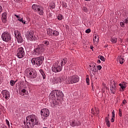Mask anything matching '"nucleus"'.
I'll list each match as a JSON object with an SVG mask.
<instances>
[{
    "label": "nucleus",
    "mask_w": 128,
    "mask_h": 128,
    "mask_svg": "<svg viewBox=\"0 0 128 128\" xmlns=\"http://www.w3.org/2000/svg\"><path fill=\"white\" fill-rule=\"evenodd\" d=\"M42 44H39L32 51V54L34 56H42L44 52V46H48L50 45V42L48 40L42 41Z\"/></svg>",
    "instance_id": "nucleus-1"
},
{
    "label": "nucleus",
    "mask_w": 128,
    "mask_h": 128,
    "mask_svg": "<svg viewBox=\"0 0 128 128\" xmlns=\"http://www.w3.org/2000/svg\"><path fill=\"white\" fill-rule=\"evenodd\" d=\"M26 124L27 128H34L36 125L40 124V122L36 115L32 114L26 118Z\"/></svg>",
    "instance_id": "nucleus-2"
},
{
    "label": "nucleus",
    "mask_w": 128,
    "mask_h": 128,
    "mask_svg": "<svg viewBox=\"0 0 128 128\" xmlns=\"http://www.w3.org/2000/svg\"><path fill=\"white\" fill-rule=\"evenodd\" d=\"M25 76L28 78H36L38 76V72L32 68H28L25 70Z\"/></svg>",
    "instance_id": "nucleus-3"
},
{
    "label": "nucleus",
    "mask_w": 128,
    "mask_h": 128,
    "mask_svg": "<svg viewBox=\"0 0 128 128\" xmlns=\"http://www.w3.org/2000/svg\"><path fill=\"white\" fill-rule=\"evenodd\" d=\"M80 82V76L78 75H73L68 76L66 80V84H72Z\"/></svg>",
    "instance_id": "nucleus-4"
},
{
    "label": "nucleus",
    "mask_w": 128,
    "mask_h": 128,
    "mask_svg": "<svg viewBox=\"0 0 128 128\" xmlns=\"http://www.w3.org/2000/svg\"><path fill=\"white\" fill-rule=\"evenodd\" d=\"M44 60V57L42 56L32 58L31 60V62L32 64H36L38 66H42V64Z\"/></svg>",
    "instance_id": "nucleus-5"
},
{
    "label": "nucleus",
    "mask_w": 128,
    "mask_h": 128,
    "mask_svg": "<svg viewBox=\"0 0 128 128\" xmlns=\"http://www.w3.org/2000/svg\"><path fill=\"white\" fill-rule=\"evenodd\" d=\"M52 70L53 72H60L62 70V66L58 62L53 64L52 66Z\"/></svg>",
    "instance_id": "nucleus-6"
},
{
    "label": "nucleus",
    "mask_w": 128,
    "mask_h": 128,
    "mask_svg": "<svg viewBox=\"0 0 128 128\" xmlns=\"http://www.w3.org/2000/svg\"><path fill=\"white\" fill-rule=\"evenodd\" d=\"M1 38L5 42H10L12 40V35L8 32L6 31L2 34Z\"/></svg>",
    "instance_id": "nucleus-7"
},
{
    "label": "nucleus",
    "mask_w": 128,
    "mask_h": 128,
    "mask_svg": "<svg viewBox=\"0 0 128 128\" xmlns=\"http://www.w3.org/2000/svg\"><path fill=\"white\" fill-rule=\"evenodd\" d=\"M26 36L28 40L34 42L38 40V36H34V33L32 31L27 32L26 34Z\"/></svg>",
    "instance_id": "nucleus-8"
},
{
    "label": "nucleus",
    "mask_w": 128,
    "mask_h": 128,
    "mask_svg": "<svg viewBox=\"0 0 128 128\" xmlns=\"http://www.w3.org/2000/svg\"><path fill=\"white\" fill-rule=\"evenodd\" d=\"M24 48L20 47L17 50V56L18 58H22L25 56Z\"/></svg>",
    "instance_id": "nucleus-9"
},
{
    "label": "nucleus",
    "mask_w": 128,
    "mask_h": 128,
    "mask_svg": "<svg viewBox=\"0 0 128 128\" xmlns=\"http://www.w3.org/2000/svg\"><path fill=\"white\" fill-rule=\"evenodd\" d=\"M42 116L44 118H48L50 116V110L47 108H44L40 111Z\"/></svg>",
    "instance_id": "nucleus-10"
},
{
    "label": "nucleus",
    "mask_w": 128,
    "mask_h": 128,
    "mask_svg": "<svg viewBox=\"0 0 128 128\" xmlns=\"http://www.w3.org/2000/svg\"><path fill=\"white\" fill-rule=\"evenodd\" d=\"M2 94L3 96V97L4 98H6V100H8V98H10V92L6 90H4L2 92Z\"/></svg>",
    "instance_id": "nucleus-11"
},
{
    "label": "nucleus",
    "mask_w": 128,
    "mask_h": 128,
    "mask_svg": "<svg viewBox=\"0 0 128 128\" xmlns=\"http://www.w3.org/2000/svg\"><path fill=\"white\" fill-rule=\"evenodd\" d=\"M115 82H113L111 84L110 90L111 92V94H116V86Z\"/></svg>",
    "instance_id": "nucleus-12"
},
{
    "label": "nucleus",
    "mask_w": 128,
    "mask_h": 128,
    "mask_svg": "<svg viewBox=\"0 0 128 128\" xmlns=\"http://www.w3.org/2000/svg\"><path fill=\"white\" fill-rule=\"evenodd\" d=\"M19 94H20V96H28V91H26V89L20 88Z\"/></svg>",
    "instance_id": "nucleus-13"
},
{
    "label": "nucleus",
    "mask_w": 128,
    "mask_h": 128,
    "mask_svg": "<svg viewBox=\"0 0 128 128\" xmlns=\"http://www.w3.org/2000/svg\"><path fill=\"white\" fill-rule=\"evenodd\" d=\"M80 124H82V122L78 120L76 121L75 120H72L70 123V126H80Z\"/></svg>",
    "instance_id": "nucleus-14"
},
{
    "label": "nucleus",
    "mask_w": 128,
    "mask_h": 128,
    "mask_svg": "<svg viewBox=\"0 0 128 128\" xmlns=\"http://www.w3.org/2000/svg\"><path fill=\"white\" fill-rule=\"evenodd\" d=\"M42 6L34 4L32 6V8L34 10V12H36L42 7Z\"/></svg>",
    "instance_id": "nucleus-15"
},
{
    "label": "nucleus",
    "mask_w": 128,
    "mask_h": 128,
    "mask_svg": "<svg viewBox=\"0 0 128 128\" xmlns=\"http://www.w3.org/2000/svg\"><path fill=\"white\" fill-rule=\"evenodd\" d=\"M96 64L94 62L90 64L89 66L90 68V70H92V72H96Z\"/></svg>",
    "instance_id": "nucleus-16"
},
{
    "label": "nucleus",
    "mask_w": 128,
    "mask_h": 128,
    "mask_svg": "<svg viewBox=\"0 0 128 128\" xmlns=\"http://www.w3.org/2000/svg\"><path fill=\"white\" fill-rule=\"evenodd\" d=\"M49 98L52 100H56V93L54 90L52 91L49 96Z\"/></svg>",
    "instance_id": "nucleus-17"
},
{
    "label": "nucleus",
    "mask_w": 128,
    "mask_h": 128,
    "mask_svg": "<svg viewBox=\"0 0 128 128\" xmlns=\"http://www.w3.org/2000/svg\"><path fill=\"white\" fill-rule=\"evenodd\" d=\"M55 92V94L56 96H64V94H62V92L60 90H54Z\"/></svg>",
    "instance_id": "nucleus-18"
},
{
    "label": "nucleus",
    "mask_w": 128,
    "mask_h": 128,
    "mask_svg": "<svg viewBox=\"0 0 128 128\" xmlns=\"http://www.w3.org/2000/svg\"><path fill=\"white\" fill-rule=\"evenodd\" d=\"M117 60H119L120 64H124V62L126 61L124 56H119L117 58Z\"/></svg>",
    "instance_id": "nucleus-19"
},
{
    "label": "nucleus",
    "mask_w": 128,
    "mask_h": 128,
    "mask_svg": "<svg viewBox=\"0 0 128 128\" xmlns=\"http://www.w3.org/2000/svg\"><path fill=\"white\" fill-rule=\"evenodd\" d=\"M44 7L42 6V7L36 12H37V14H39L40 16H44Z\"/></svg>",
    "instance_id": "nucleus-20"
},
{
    "label": "nucleus",
    "mask_w": 128,
    "mask_h": 128,
    "mask_svg": "<svg viewBox=\"0 0 128 128\" xmlns=\"http://www.w3.org/2000/svg\"><path fill=\"white\" fill-rule=\"evenodd\" d=\"M16 39H17V42H18V44H22V42H24V39H22V37L21 34L17 36Z\"/></svg>",
    "instance_id": "nucleus-21"
},
{
    "label": "nucleus",
    "mask_w": 128,
    "mask_h": 128,
    "mask_svg": "<svg viewBox=\"0 0 128 128\" xmlns=\"http://www.w3.org/2000/svg\"><path fill=\"white\" fill-rule=\"evenodd\" d=\"M58 102L56 100H52V104H51V106L52 108H58Z\"/></svg>",
    "instance_id": "nucleus-22"
},
{
    "label": "nucleus",
    "mask_w": 128,
    "mask_h": 128,
    "mask_svg": "<svg viewBox=\"0 0 128 128\" xmlns=\"http://www.w3.org/2000/svg\"><path fill=\"white\" fill-rule=\"evenodd\" d=\"M62 77H58L54 79V82L56 84H58V82H62Z\"/></svg>",
    "instance_id": "nucleus-23"
},
{
    "label": "nucleus",
    "mask_w": 128,
    "mask_h": 128,
    "mask_svg": "<svg viewBox=\"0 0 128 128\" xmlns=\"http://www.w3.org/2000/svg\"><path fill=\"white\" fill-rule=\"evenodd\" d=\"M66 62H68V58H63L60 62V66H64L66 64Z\"/></svg>",
    "instance_id": "nucleus-24"
},
{
    "label": "nucleus",
    "mask_w": 128,
    "mask_h": 128,
    "mask_svg": "<svg viewBox=\"0 0 128 128\" xmlns=\"http://www.w3.org/2000/svg\"><path fill=\"white\" fill-rule=\"evenodd\" d=\"M39 72L40 74H42L43 80H46V73H44V70H42V69H40L39 70Z\"/></svg>",
    "instance_id": "nucleus-25"
},
{
    "label": "nucleus",
    "mask_w": 128,
    "mask_h": 128,
    "mask_svg": "<svg viewBox=\"0 0 128 128\" xmlns=\"http://www.w3.org/2000/svg\"><path fill=\"white\" fill-rule=\"evenodd\" d=\"M119 86H120L122 90H124L126 88V82H123L122 84H120Z\"/></svg>",
    "instance_id": "nucleus-26"
},
{
    "label": "nucleus",
    "mask_w": 128,
    "mask_h": 128,
    "mask_svg": "<svg viewBox=\"0 0 128 128\" xmlns=\"http://www.w3.org/2000/svg\"><path fill=\"white\" fill-rule=\"evenodd\" d=\"M46 30H47L48 34L50 36H52V32H53L52 30L50 28H47Z\"/></svg>",
    "instance_id": "nucleus-27"
},
{
    "label": "nucleus",
    "mask_w": 128,
    "mask_h": 128,
    "mask_svg": "<svg viewBox=\"0 0 128 128\" xmlns=\"http://www.w3.org/2000/svg\"><path fill=\"white\" fill-rule=\"evenodd\" d=\"M92 114H96V116H98V114H100V111H98V109H96L95 110V112L94 110V109H92Z\"/></svg>",
    "instance_id": "nucleus-28"
},
{
    "label": "nucleus",
    "mask_w": 128,
    "mask_h": 128,
    "mask_svg": "<svg viewBox=\"0 0 128 128\" xmlns=\"http://www.w3.org/2000/svg\"><path fill=\"white\" fill-rule=\"evenodd\" d=\"M60 35V32L56 30H54L52 33V36H58Z\"/></svg>",
    "instance_id": "nucleus-29"
},
{
    "label": "nucleus",
    "mask_w": 128,
    "mask_h": 128,
    "mask_svg": "<svg viewBox=\"0 0 128 128\" xmlns=\"http://www.w3.org/2000/svg\"><path fill=\"white\" fill-rule=\"evenodd\" d=\"M93 40L94 42H98V35L94 34Z\"/></svg>",
    "instance_id": "nucleus-30"
},
{
    "label": "nucleus",
    "mask_w": 128,
    "mask_h": 128,
    "mask_svg": "<svg viewBox=\"0 0 128 128\" xmlns=\"http://www.w3.org/2000/svg\"><path fill=\"white\" fill-rule=\"evenodd\" d=\"M110 42L112 44H116V42H118V39L116 38H111Z\"/></svg>",
    "instance_id": "nucleus-31"
},
{
    "label": "nucleus",
    "mask_w": 128,
    "mask_h": 128,
    "mask_svg": "<svg viewBox=\"0 0 128 128\" xmlns=\"http://www.w3.org/2000/svg\"><path fill=\"white\" fill-rule=\"evenodd\" d=\"M106 124L108 128H110V120H108V118H106Z\"/></svg>",
    "instance_id": "nucleus-32"
},
{
    "label": "nucleus",
    "mask_w": 128,
    "mask_h": 128,
    "mask_svg": "<svg viewBox=\"0 0 128 128\" xmlns=\"http://www.w3.org/2000/svg\"><path fill=\"white\" fill-rule=\"evenodd\" d=\"M50 10H54L56 8V4L54 2H51L50 4Z\"/></svg>",
    "instance_id": "nucleus-33"
},
{
    "label": "nucleus",
    "mask_w": 128,
    "mask_h": 128,
    "mask_svg": "<svg viewBox=\"0 0 128 128\" xmlns=\"http://www.w3.org/2000/svg\"><path fill=\"white\" fill-rule=\"evenodd\" d=\"M14 36H16V37L20 35V32H18V30H16L14 31Z\"/></svg>",
    "instance_id": "nucleus-34"
},
{
    "label": "nucleus",
    "mask_w": 128,
    "mask_h": 128,
    "mask_svg": "<svg viewBox=\"0 0 128 128\" xmlns=\"http://www.w3.org/2000/svg\"><path fill=\"white\" fill-rule=\"evenodd\" d=\"M16 80L14 81V80H11L10 81V86H14V84H16Z\"/></svg>",
    "instance_id": "nucleus-35"
},
{
    "label": "nucleus",
    "mask_w": 128,
    "mask_h": 128,
    "mask_svg": "<svg viewBox=\"0 0 128 128\" xmlns=\"http://www.w3.org/2000/svg\"><path fill=\"white\" fill-rule=\"evenodd\" d=\"M64 18V16L62 15V14H59L58 16V20H62Z\"/></svg>",
    "instance_id": "nucleus-36"
},
{
    "label": "nucleus",
    "mask_w": 128,
    "mask_h": 128,
    "mask_svg": "<svg viewBox=\"0 0 128 128\" xmlns=\"http://www.w3.org/2000/svg\"><path fill=\"white\" fill-rule=\"evenodd\" d=\"M98 58H100V60H102V62H104V60H106V58L104 57V56H98Z\"/></svg>",
    "instance_id": "nucleus-37"
},
{
    "label": "nucleus",
    "mask_w": 128,
    "mask_h": 128,
    "mask_svg": "<svg viewBox=\"0 0 128 128\" xmlns=\"http://www.w3.org/2000/svg\"><path fill=\"white\" fill-rule=\"evenodd\" d=\"M6 20H7V17H2V22L4 24H6Z\"/></svg>",
    "instance_id": "nucleus-38"
},
{
    "label": "nucleus",
    "mask_w": 128,
    "mask_h": 128,
    "mask_svg": "<svg viewBox=\"0 0 128 128\" xmlns=\"http://www.w3.org/2000/svg\"><path fill=\"white\" fill-rule=\"evenodd\" d=\"M86 82L88 86H90V78H88V76H87V77L86 78Z\"/></svg>",
    "instance_id": "nucleus-39"
},
{
    "label": "nucleus",
    "mask_w": 128,
    "mask_h": 128,
    "mask_svg": "<svg viewBox=\"0 0 128 128\" xmlns=\"http://www.w3.org/2000/svg\"><path fill=\"white\" fill-rule=\"evenodd\" d=\"M124 24H126V22H124V21L120 22V26H122V28H124Z\"/></svg>",
    "instance_id": "nucleus-40"
},
{
    "label": "nucleus",
    "mask_w": 128,
    "mask_h": 128,
    "mask_svg": "<svg viewBox=\"0 0 128 128\" xmlns=\"http://www.w3.org/2000/svg\"><path fill=\"white\" fill-rule=\"evenodd\" d=\"M19 22H21L22 24H26V21L24 20L22 18Z\"/></svg>",
    "instance_id": "nucleus-41"
},
{
    "label": "nucleus",
    "mask_w": 128,
    "mask_h": 128,
    "mask_svg": "<svg viewBox=\"0 0 128 128\" xmlns=\"http://www.w3.org/2000/svg\"><path fill=\"white\" fill-rule=\"evenodd\" d=\"M2 18H6V12H4L2 13Z\"/></svg>",
    "instance_id": "nucleus-42"
},
{
    "label": "nucleus",
    "mask_w": 128,
    "mask_h": 128,
    "mask_svg": "<svg viewBox=\"0 0 128 128\" xmlns=\"http://www.w3.org/2000/svg\"><path fill=\"white\" fill-rule=\"evenodd\" d=\"M112 118H116V114L114 112V110H113L112 112Z\"/></svg>",
    "instance_id": "nucleus-43"
},
{
    "label": "nucleus",
    "mask_w": 128,
    "mask_h": 128,
    "mask_svg": "<svg viewBox=\"0 0 128 128\" xmlns=\"http://www.w3.org/2000/svg\"><path fill=\"white\" fill-rule=\"evenodd\" d=\"M6 124L7 126H8V128H10V122L8 121V119L6 120Z\"/></svg>",
    "instance_id": "nucleus-44"
},
{
    "label": "nucleus",
    "mask_w": 128,
    "mask_h": 128,
    "mask_svg": "<svg viewBox=\"0 0 128 128\" xmlns=\"http://www.w3.org/2000/svg\"><path fill=\"white\" fill-rule=\"evenodd\" d=\"M90 32H91L90 28H88L86 30V34H90Z\"/></svg>",
    "instance_id": "nucleus-45"
},
{
    "label": "nucleus",
    "mask_w": 128,
    "mask_h": 128,
    "mask_svg": "<svg viewBox=\"0 0 128 128\" xmlns=\"http://www.w3.org/2000/svg\"><path fill=\"white\" fill-rule=\"evenodd\" d=\"M14 16H16V18H18V20H20V16L18 15H16V14H14Z\"/></svg>",
    "instance_id": "nucleus-46"
},
{
    "label": "nucleus",
    "mask_w": 128,
    "mask_h": 128,
    "mask_svg": "<svg viewBox=\"0 0 128 128\" xmlns=\"http://www.w3.org/2000/svg\"><path fill=\"white\" fill-rule=\"evenodd\" d=\"M124 22L126 24H128V17L124 20Z\"/></svg>",
    "instance_id": "nucleus-47"
},
{
    "label": "nucleus",
    "mask_w": 128,
    "mask_h": 128,
    "mask_svg": "<svg viewBox=\"0 0 128 128\" xmlns=\"http://www.w3.org/2000/svg\"><path fill=\"white\" fill-rule=\"evenodd\" d=\"M91 86H92V90H94V82H92L91 83Z\"/></svg>",
    "instance_id": "nucleus-48"
},
{
    "label": "nucleus",
    "mask_w": 128,
    "mask_h": 128,
    "mask_svg": "<svg viewBox=\"0 0 128 128\" xmlns=\"http://www.w3.org/2000/svg\"><path fill=\"white\" fill-rule=\"evenodd\" d=\"M98 70H100L101 68H102V66L100 65H98Z\"/></svg>",
    "instance_id": "nucleus-49"
},
{
    "label": "nucleus",
    "mask_w": 128,
    "mask_h": 128,
    "mask_svg": "<svg viewBox=\"0 0 128 128\" xmlns=\"http://www.w3.org/2000/svg\"><path fill=\"white\" fill-rule=\"evenodd\" d=\"M114 118H113V117L112 118V119L110 120L111 122H114Z\"/></svg>",
    "instance_id": "nucleus-50"
},
{
    "label": "nucleus",
    "mask_w": 128,
    "mask_h": 128,
    "mask_svg": "<svg viewBox=\"0 0 128 128\" xmlns=\"http://www.w3.org/2000/svg\"><path fill=\"white\" fill-rule=\"evenodd\" d=\"M118 114L120 116H122V111L120 110V109L119 110Z\"/></svg>",
    "instance_id": "nucleus-51"
},
{
    "label": "nucleus",
    "mask_w": 128,
    "mask_h": 128,
    "mask_svg": "<svg viewBox=\"0 0 128 128\" xmlns=\"http://www.w3.org/2000/svg\"><path fill=\"white\" fill-rule=\"evenodd\" d=\"M2 12V7L0 5V14Z\"/></svg>",
    "instance_id": "nucleus-52"
},
{
    "label": "nucleus",
    "mask_w": 128,
    "mask_h": 128,
    "mask_svg": "<svg viewBox=\"0 0 128 128\" xmlns=\"http://www.w3.org/2000/svg\"><path fill=\"white\" fill-rule=\"evenodd\" d=\"M1 128H8L6 126V125H2V126Z\"/></svg>",
    "instance_id": "nucleus-53"
},
{
    "label": "nucleus",
    "mask_w": 128,
    "mask_h": 128,
    "mask_svg": "<svg viewBox=\"0 0 128 128\" xmlns=\"http://www.w3.org/2000/svg\"><path fill=\"white\" fill-rule=\"evenodd\" d=\"M84 12H88V8H84Z\"/></svg>",
    "instance_id": "nucleus-54"
},
{
    "label": "nucleus",
    "mask_w": 128,
    "mask_h": 128,
    "mask_svg": "<svg viewBox=\"0 0 128 128\" xmlns=\"http://www.w3.org/2000/svg\"><path fill=\"white\" fill-rule=\"evenodd\" d=\"M124 104H126V100H124L122 102Z\"/></svg>",
    "instance_id": "nucleus-55"
},
{
    "label": "nucleus",
    "mask_w": 128,
    "mask_h": 128,
    "mask_svg": "<svg viewBox=\"0 0 128 128\" xmlns=\"http://www.w3.org/2000/svg\"><path fill=\"white\" fill-rule=\"evenodd\" d=\"M98 64H100V60H98L97 61Z\"/></svg>",
    "instance_id": "nucleus-56"
},
{
    "label": "nucleus",
    "mask_w": 128,
    "mask_h": 128,
    "mask_svg": "<svg viewBox=\"0 0 128 128\" xmlns=\"http://www.w3.org/2000/svg\"><path fill=\"white\" fill-rule=\"evenodd\" d=\"M108 120L110 118V114H108V116L106 117Z\"/></svg>",
    "instance_id": "nucleus-57"
},
{
    "label": "nucleus",
    "mask_w": 128,
    "mask_h": 128,
    "mask_svg": "<svg viewBox=\"0 0 128 128\" xmlns=\"http://www.w3.org/2000/svg\"><path fill=\"white\" fill-rule=\"evenodd\" d=\"M90 48H90L91 50H94V49H93V48H94V47L91 46Z\"/></svg>",
    "instance_id": "nucleus-58"
},
{
    "label": "nucleus",
    "mask_w": 128,
    "mask_h": 128,
    "mask_svg": "<svg viewBox=\"0 0 128 128\" xmlns=\"http://www.w3.org/2000/svg\"><path fill=\"white\" fill-rule=\"evenodd\" d=\"M86 2H90L91 0H84Z\"/></svg>",
    "instance_id": "nucleus-59"
},
{
    "label": "nucleus",
    "mask_w": 128,
    "mask_h": 128,
    "mask_svg": "<svg viewBox=\"0 0 128 128\" xmlns=\"http://www.w3.org/2000/svg\"><path fill=\"white\" fill-rule=\"evenodd\" d=\"M0 114H2V112L1 111H0Z\"/></svg>",
    "instance_id": "nucleus-60"
},
{
    "label": "nucleus",
    "mask_w": 128,
    "mask_h": 128,
    "mask_svg": "<svg viewBox=\"0 0 128 128\" xmlns=\"http://www.w3.org/2000/svg\"><path fill=\"white\" fill-rule=\"evenodd\" d=\"M49 16H52V14H49Z\"/></svg>",
    "instance_id": "nucleus-61"
},
{
    "label": "nucleus",
    "mask_w": 128,
    "mask_h": 128,
    "mask_svg": "<svg viewBox=\"0 0 128 128\" xmlns=\"http://www.w3.org/2000/svg\"><path fill=\"white\" fill-rule=\"evenodd\" d=\"M24 124H26V122H24Z\"/></svg>",
    "instance_id": "nucleus-62"
}]
</instances>
